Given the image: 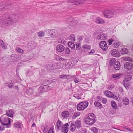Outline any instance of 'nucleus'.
I'll list each match as a JSON object with an SVG mask.
<instances>
[{"label":"nucleus","mask_w":133,"mask_h":133,"mask_svg":"<svg viewBox=\"0 0 133 133\" xmlns=\"http://www.w3.org/2000/svg\"><path fill=\"white\" fill-rule=\"evenodd\" d=\"M85 1L83 0H70L69 2L73 3L74 4L77 5L83 3Z\"/></svg>","instance_id":"11"},{"label":"nucleus","mask_w":133,"mask_h":133,"mask_svg":"<svg viewBox=\"0 0 133 133\" xmlns=\"http://www.w3.org/2000/svg\"><path fill=\"white\" fill-rule=\"evenodd\" d=\"M69 126L68 123L66 124L62 129V131L64 133H66L68 131V127H67Z\"/></svg>","instance_id":"23"},{"label":"nucleus","mask_w":133,"mask_h":133,"mask_svg":"<svg viewBox=\"0 0 133 133\" xmlns=\"http://www.w3.org/2000/svg\"><path fill=\"white\" fill-rule=\"evenodd\" d=\"M129 81H127V80H124L123 82L124 86L127 89H129V87L130 85V84L129 83Z\"/></svg>","instance_id":"22"},{"label":"nucleus","mask_w":133,"mask_h":133,"mask_svg":"<svg viewBox=\"0 0 133 133\" xmlns=\"http://www.w3.org/2000/svg\"><path fill=\"white\" fill-rule=\"evenodd\" d=\"M111 104L112 107L115 109H117V105L115 102L114 101H111Z\"/></svg>","instance_id":"34"},{"label":"nucleus","mask_w":133,"mask_h":133,"mask_svg":"<svg viewBox=\"0 0 133 133\" xmlns=\"http://www.w3.org/2000/svg\"><path fill=\"white\" fill-rule=\"evenodd\" d=\"M129 99L127 98L124 97L123 98V102L124 105H128L129 104Z\"/></svg>","instance_id":"27"},{"label":"nucleus","mask_w":133,"mask_h":133,"mask_svg":"<svg viewBox=\"0 0 133 133\" xmlns=\"http://www.w3.org/2000/svg\"><path fill=\"white\" fill-rule=\"evenodd\" d=\"M69 39L71 41H75V37L74 35H71L69 37Z\"/></svg>","instance_id":"54"},{"label":"nucleus","mask_w":133,"mask_h":133,"mask_svg":"<svg viewBox=\"0 0 133 133\" xmlns=\"http://www.w3.org/2000/svg\"><path fill=\"white\" fill-rule=\"evenodd\" d=\"M45 34V32L43 31H40L37 33V35L39 37H41Z\"/></svg>","instance_id":"42"},{"label":"nucleus","mask_w":133,"mask_h":133,"mask_svg":"<svg viewBox=\"0 0 133 133\" xmlns=\"http://www.w3.org/2000/svg\"><path fill=\"white\" fill-rule=\"evenodd\" d=\"M0 25L1 26L3 27H5L6 26L8 25L6 24V21L2 19L0 20Z\"/></svg>","instance_id":"26"},{"label":"nucleus","mask_w":133,"mask_h":133,"mask_svg":"<svg viewBox=\"0 0 133 133\" xmlns=\"http://www.w3.org/2000/svg\"><path fill=\"white\" fill-rule=\"evenodd\" d=\"M89 103L87 102H80L77 105V108L78 111L84 110L88 106Z\"/></svg>","instance_id":"5"},{"label":"nucleus","mask_w":133,"mask_h":133,"mask_svg":"<svg viewBox=\"0 0 133 133\" xmlns=\"http://www.w3.org/2000/svg\"><path fill=\"white\" fill-rule=\"evenodd\" d=\"M80 44H76V49L77 50H79L80 49Z\"/></svg>","instance_id":"61"},{"label":"nucleus","mask_w":133,"mask_h":133,"mask_svg":"<svg viewBox=\"0 0 133 133\" xmlns=\"http://www.w3.org/2000/svg\"><path fill=\"white\" fill-rule=\"evenodd\" d=\"M62 123L60 121L58 120L57 122V127L58 129H61Z\"/></svg>","instance_id":"30"},{"label":"nucleus","mask_w":133,"mask_h":133,"mask_svg":"<svg viewBox=\"0 0 133 133\" xmlns=\"http://www.w3.org/2000/svg\"><path fill=\"white\" fill-rule=\"evenodd\" d=\"M58 42L59 43H61L64 45L66 44V41L65 40L61 38H60L58 39Z\"/></svg>","instance_id":"38"},{"label":"nucleus","mask_w":133,"mask_h":133,"mask_svg":"<svg viewBox=\"0 0 133 133\" xmlns=\"http://www.w3.org/2000/svg\"><path fill=\"white\" fill-rule=\"evenodd\" d=\"M45 89L44 87L42 86L40 87L38 89V93H37L35 95V96L37 97L41 95L43 92L45 91L44 90Z\"/></svg>","instance_id":"12"},{"label":"nucleus","mask_w":133,"mask_h":133,"mask_svg":"<svg viewBox=\"0 0 133 133\" xmlns=\"http://www.w3.org/2000/svg\"><path fill=\"white\" fill-rule=\"evenodd\" d=\"M75 78V77L73 76L69 75H67V78L68 79H72L73 78Z\"/></svg>","instance_id":"49"},{"label":"nucleus","mask_w":133,"mask_h":133,"mask_svg":"<svg viewBox=\"0 0 133 133\" xmlns=\"http://www.w3.org/2000/svg\"><path fill=\"white\" fill-rule=\"evenodd\" d=\"M57 57L58 59V60L60 61H66V59L63 58L60 56H57Z\"/></svg>","instance_id":"47"},{"label":"nucleus","mask_w":133,"mask_h":133,"mask_svg":"<svg viewBox=\"0 0 133 133\" xmlns=\"http://www.w3.org/2000/svg\"><path fill=\"white\" fill-rule=\"evenodd\" d=\"M112 93L108 91L107 90L104 92V95L107 97H111Z\"/></svg>","instance_id":"31"},{"label":"nucleus","mask_w":133,"mask_h":133,"mask_svg":"<svg viewBox=\"0 0 133 133\" xmlns=\"http://www.w3.org/2000/svg\"><path fill=\"white\" fill-rule=\"evenodd\" d=\"M72 67V65L70 63H68L65 66L66 68L67 69L70 68Z\"/></svg>","instance_id":"58"},{"label":"nucleus","mask_w":133,"mask_h":133,"mask_svg":"<svg viewBox=\"0 0 133 133\" xmlns=\"http://www.w3.org/2000/svg\"><path fill=\"white\" fill-rule=\"evenodd\" d=\"M90 130L92 131H93L94 133H98V129L96 127H92L90 129Z\"/></svg>","instance_id":"44"},{"label":"nucleus","mask_w":133,"mask_h":133,"mask_svg":"<svg viewBox=\"0 0 133 133\" xmlns=\"http://www.w3.org/2000/svg\"><path fill=\"white\" fill-rule=\"evenodd\" d=\"M64 21L66 24L69 25V27L71 28H75L77 25V21L73 18H66Z\"/></svg>","instance_id":"3"},{"label":"nucleus","mask_w":133,"mask_h":133,"mask_svg":"<svg viewBox=\"0 0 133 133\" xmlns=\"http://www.w3.org/2000/svg\"><path fill=\"white\" fill-rule=\"evenodd\" d=\"M124 59L125 61H132V59L129 57H126L124 58Z\"/></svg>","instance_id":"50"},{"label":"nucleus","mask_w":133,"mask_h":133,"mask_svg":"<svg viewBox=\"0 0 133 133\" xmlns=\"http://www.w3.org/2000/svg\"><path fill=\"white\" fill-rule=\"evenodd\" d=\"M69 125H70V130L72 131H74L76 127L73 121L70 122L68 123Z\"/></svg>","instance_id":"13"},{"label":"nucleus","mask_w":133,"mask_h":133,"mask_svg":"<svg viewBox=\"0 0 133 133\" xmlns=\"http://www.w3.org/2000/svg\"><path fill=\"white\" fill-rule=\"evenodd\" d=\"M88 117L93 118V119H95V117L94 116V114L93 113L90 114Z\"/></svg>","instance_id":"53"},{"label":"nucleus","mask_w":133,"mask_h":133,"mask_svg":"<svg viewBox=\"0 0 133 133\" xmlns=\"http://www.w3.org/2000/svg\"><path fill=\"white\" fill-rule=\"evenodd\" d=\"M120 75L119 74H115L112 75V76L114 78H117L118 79L119 78V76Z\"/></svg>","instance_id":"45"},{"label":"nucleus","mask_w":133,"mask_h":133,"mask_svg":"<svg viewBox=\"0 0 133 133\" xmlns=\"http://www.w3.org/2000/svg\"><path fill=\"white\" fill-rule=\"evenodd\" d=\"M49 66L52 69L55 70L61 69L62 67V64L61 63H55L52 64H50Z\"/></svg>","instance_id":"6"},{"label":"nucleus","mask_w":133,"mask_h":133,"mask_svg":"<svg viewBox=\"0 0 133 133\" xmlns=\"http://www.w3.org/2000/svg\"><path fill=\"white\" fill-rule=\"evenodd\" d=\"M110 98H112L113 99L117 101H119L120 100V98L118 96H116L113 93Z\"/></svg>","instance_id":"39"},{"label":"nucleus","mask_w":133,"mask_h":133,"mask_svg":"<svg viewBox=\"0 0 133 133\" xmlns=\"http://www.w3.org/2000/svg\"><path fill=\"white\" fill-rule=\"evenodd\" d=\"M95 22L98 24H103L104 23L105 21L102 18L98 17L96 18Z\"/></svg>","instance_id":"18"},{"label":"nucleus","mask_w":133,"mask_h":133,"mask_svg":"<svg viewBox=\"0 0 133 133\" xmlns=\"http://www.w3.org/2000/svg\"><path fill=\"white\" fill-rule=\"evenodd\" d=\"M25 92L28 95L30 96L33 94L34 90L32 89L28 88L26 90Z\"/></svg>","instance_id":"17"},{"label":"nucleus","mask_w":133,"mask_h":133,"mask_svg":"<svg viewBox=\"0 0 133 133\" xmlns=\"http://www.w3.org/2000/svg\"><path fill=\"white\" fill-rule=\"evenodd\" d=\"M111 53L112 56L115 57H118L120 56V54L119 52L115 49L112 50Z\"/></svg>","instance_id":"9"},{"label":"nucleus","mask_w":133,"mask_h":133,"mask_svg":"<svg viewBox=\"0 0 133 133\" xmlns=\"http://www.w3.org/2000/svg\"><path fill=\"white\" fill-rule=\"evenodd\" d=\"M57 36V31L55 30H53L50 36L52 37H54Z\"/></svg>","instance_id":"37"},{"label":"nucleus","mask_w":133,"mask_h":133,"mask_svg":"<svg viewBox=\"0 0 133 133\" xmlns=\"http://www.w3.org/2000/svg\"><path fill=\"white\" fill-rule=\"evenodd\" d=\"M21 124L22 122L20 121H18L14 123L15 127L18 128H19L21 127Z\"/></svg>","instance_id":"25"},{"label":"nucleus","mask_w":133,"mask_h":133,"mask_svg":"<svg viewBox=\"0 0 133 133\" xmlns=\"http://www.w3.org/2000/svg\"><path fill=\"white\" fill-rule=\"evenodd\" d=\"M17 51L18 53L21 54H23L24 52V51L23 50L19 48L17 49Z\"/></svg>","instance_id":"51"},{"label":"nucleus","mask_w":133,"mask_h":133,"mask_svg":"<svg viewBox=\"0 0 133 133\" xmlns=\"http://www.w3.org/2000/svg\"><path fill=\"white\" fill-rule=\"evenodd\" d=\"M73 96L78 99L83 98L84 97V95L82 93H81L80 94L76 93Z\"/></svg>","instance_id":"16"},{"label":"nucleus","mask_w":133,"mask_h":133,"mask_svg":"<svg viewBox=\"0 0 133 133\" xmlns=\"http://www.w3.org/2000/svg\"><path fill=\"white\" fill-rule=\"evenodd\" d=\"M56 49L58 51L62 52L64 51V47L61 44H58L56 46Z\"/></svg>","instance_id":"15"},{"label":"nucleus","mask_w":133,"mask_h":133,"mask_svg":"<svg viewBox=\"0 0 133 133\" xmlns=\"http://www.w3.org/2000/svg\"><path fill=\"white\" fill-rule=\"evenodd\" d=\"M16 16L14 14H5L2 16V19L6 21V24L8 25H12L15 23L14 20Z\"/></svg>","instance_id":"1"},{"label":"nucleus","mask_w":133,"mask_h":133,"mask_svg":"<svg viewBox=\"0 0 133 133\" xmlns=\"http://www.w3.org/2000/svg\"><path fill=\"white\" fill-rule=\"evenodd\" d=\"M119 91L121 92L122 93L124 92V91L122 87H120L119 88Z\"/></svg>","instance_id":"62"},{"label":"nucleus","mask_w":133,"mask_h":133,"mask_svg":"<svg viewBox=\"0 0 133 133\" xmlns=\"http://www.w3.org/2000/svg\"><path fill=\"white\" fill-rule=\"evenodd\" d=\"M132 76L131 75H127L125 77V80H127V81H129L132 78Z\"/></svg>","instance_id":"46"},{"label":"nucleus","mask_w":133,"mask_h":133,"mask_svg":"<svg viewBox=\"0 0 133 133\" xmlns=\"http://www.w3.org/2000/svg\"><path fill=\"white\" fill-rule=\"evenodd\" d=\"M1 7H0L1 9L4 8H10L11 6V4H5L4 3L2 4H0Z\"/></svg>","instance_id":"20"},{"label":"nucleus","mask_w":133,"mask_h":133,"mask_svg":"<svg viewBox=\"0 0 133 133\" xmlns=\"http://www.w3.org/2000/svg\"><path fill=\"white\" fill-rule=\"evenodd\" d=\"M124 66L126 69L129 70L133 68V65L131 63L126 62L124 64Z\"/></svg>","instance_id":"10"},{"label":"nucleus","mask_w":133,"mask_h":133,"mask_svg":"<svg viewBox=\"0 0 133 133\" xmlns=\"http://www.w3.org/2000/svg\"><path fill=\"white\" fill-rule=\"evenodd\" d=\"M116 59L115 58H112L110 61V64L112 66L114 65L115 64L116 62Z\"/></svg>","instance_id":"33"},{"label":"nucleus","mask_w":133,"mask_h":133,"mask_svg":"<svg viewBox=\"0 0 133 133\" xmlns=\"http://www.w3.org/2000/svg\"><path fill=\"white\" fill-rule=\"evenodd\" d=\"M82 48L87 50H90L91 49V46L90 45L85 44L82 46Z\"/></svg>","instance_id":"35"},{"label":"nucleus","mask_w":133,"mask_h":133,"mask_svg":"<svg viewBox=\"0 0 133 133\" xmlns=\"http://www.w3.org/2000/svg\"><path fill=\"white\" fill-rule=\"evenodd\" d=\"M102 102L103 103L105 104L107 103V99L105 98H103L102 99Z\"/></svg>","instance_id":"60"},{"label":"nucleus","mask_w":133,"mask_h":133,"mask_svg":"<svg viewBox=\"0 0 133 133\" xmlns=\"http://www.w3.org/2000/svg\"><path fill=\"white\" fill-rule=\"evenodd\" d=\"M120 64L119 62L117 61L114 66V67L116 70H118L120 68Z\"/></svg>","instance_id":"24"},{"label":"nucleus","mask_w":133,"mask_h":133,"mask_svg":"<svg viewBox=\"0 0 133 133\" xmlns=\"http://www.w3.org/2000/svg\"><path fill=\"white\" fill-rule=\"evenodd\" d=\"M46 31L48 33V34H47L48 36H50L51 34H52V32L53 30H51L49 29H48L46 30Z\"/></svg>","instance_id":"48"},{"label":"nucleus","mask_w":133,"mask_h":133,"mask_svg":"<svg viewBox=\"0 0 133 133\" xmlns=\"http://www.w3.org/2000/svg\"><path fill=\"white\" fill-rule=\"evenodd\" d=\"M121 45V43L119 42H116L113 44V47L115 48H118Z\"/></svg>","instance_id":"32"},{"label":"nucleus","mask_w":133,"mask_h":133,"mask_svg":"<svg viewBox=\"0 0 133 133\" xmlns=\"http://www.w3.org/2000/svg\"><path fill=\"white\" fill-rule=\"evenodd\" d=\"M10 60V61L11 62H14L15 60V57L14 54H12L8 56V57Z\"/></svg>","instance_id":"28"},{"label":"nucleus","mask_w":133,"mask_h":133,"mask_svg":"<svg viewBox=\"0 0 133 133\" xmlns=\"http://www.w3.org/2000/svg\"><path fill=\"white\" fill-rule=\"evenodd\" d=\"M91 38H86L85 39V42L87 43H89L91 41Z\"/></svg>","instance_id":"56"},{"label":"nucleus","mask_w":133,"mask_h":133,"mask_svg":"<svg viewBox=\"0 0 133 133\" xmlns=\"http://www.w3.org/2000/svg\"><path fill=\"white\" fill-rule=\"evenodd\" d=\"M48 133H54L53 130V128H50Z\"/></svg>","instance_id":"63"},{"label":"nucleus","mask_w":133,"mask_h":133,"mask_svg":"<svg viewBox=\"0 0 133 133\" xmlns=\"http://www.w3.org/2000/svg\"><path fill=\"white\" fill-rule=\"evenodd\" d=\"M97 38L99 40H105L107 38L106 35L104 34H100L97 36Z\"/></svg>","instance_id":"21"},{"label":"nucleus","mask_w":133,"mask_h":133,"mask_svg":"<svg viewBox=\"0 0 133 133\" xmlns=\"http://www.w3.org/2000/svg\"><path fill=\"white\" fill-rule=\"evenodd\" d=\"M114 41V40L112 38L109 39L108 41L109 45H111L112 44V42Z\"/></svg>","instance_id":"59"},{"label":"nucleus","mask_w":133,"mask_h":133,"mask_svg":"<svg viewBox=\"0 0 133 133\" xmlns=\"http://www.w3.org/2000/svg\"><path fill=\"white\" fill-rule=\"evenodd\" d=\"M14 112L12 110L10 109L7 110L6 112V115L8 117L12 118Z\"/></svg>","instance_id":"19"},{"label":"nucleus","mask_w":133,"mask_h":133,"mask_svg":"<svg viewBox=\"0 0 133 133\" xmlns=\"http://www.w3.org/2000/svg\"><path fill=\"white\" fill-rule=\"evenodd\" d=\"M100 48L103 50L106 51L108 49L106 42L105 41H102L99 43Z\"/></svg>","instance_id":"7"},{"label":"nucleus","mask_w":133,"mask_h":133,"mask_svg":"<svg viewBox=\"0 0 133 133\" xmlns=\"http://www.w3.org/2000/svg\"><path fill=\"white\" fill-rule=\"evenodd\" d=\"M80 115V113L79 112H77L75 113L73 116L74 118H75L77 117L78 116H79Z\"/></svg>","instance_id":"52"},{"label":"nucleus","mask_w":133,"mask_h":133,"mask_svg":"<svg viewBox=\"0 0 133 133\" xmlns=\"http://www.w3.org/2000/svg\"><path fill=\"white\" fill-rule=\"evenodd\" d=\"M70 53V49L68 48H65V53L66 54H69Z\"/></svg>","instance_id":"55"},{"label":"nucleus","mask_w":133,"mask_h":133,"mask_svg":"<svg viewBox=\"0 0 133 133\" xmlns=\"http://www.w3.org/2000/svg\"><path fill=\"white\" fill-rule=\"evenodd\" d=\"M68 46L71 49L75 48V44L71 42H68Z\"/></svg>","instance_id":"43"},{"label":"nucleus","mask_w":133,"mask_h":133,"mask_svg":"<svg viewBox=\"0 0 133 133\" xmlns=\"http://www.w3.org/2000/svg\"><path fill=\"white\" fill-rule=\"evenodd\" d=\"M76 127L77 128H80L81 126V123L80 121L79 120H77L75 122Z\"/></svg>","instance_id":"36"},{"label":"nucleus","mask_w":133,"mask_h":133,"mask_svg":"<svg viewBox=\"0 0 133 133\" xmlns=\"http://www.w3.org/2000/svg\"><path fill=\"white\" fill-rule=\"evenodd\" d=\"M94 104L96 107H98L100 108H101L102 106V105L98 102H95Z\"/></svg>","instance_id":"41"},{"label":"nucleus","mask_w":133,"mask_h":133,"mask_svg":"<svg viewBox=\"0 0 133 133\" xmlns=\"http://www.w3.org/2000/svg\"><path fill=\"white\" fill-rule=\"evenodd\" d=\"M0 45L2 48L4 50L7 49L8 44L5 43L3 40L0 39Z\"/></svg>","instance_id":"14"},{"label":"nucleus","mask_w":133,"mask_h":133,"mask_svg":"<svg viewBox=\"0 0 133 133\" xmlns=\"http://www.w3.org/2000/svg\"><path fill=\"white\" fill-rule=\"evenodd\" d=\"M69 113L68 111H64L62 113V116L63 117L67 118L69 117Z\"/></svg>","instance_id":"29"},{"label":"nucleus","mask_w":133,"mask_h":133,"mask_svg":"<svg viewBox=\"0 0 133 133\" xmlns=\"http://www.w3.org/2000/svg\"><path fill=\"white\" fill-rule=\"evenodd\" d=\"M115 12V10L113 9L106 10L103 11V14L105 17L111 18L114 17Z\"/></svg>","instance_id":"4"},{"label":"nucleus","mask_w":133,"mask_h":133,"mask_svg":"<svg viewBox=\"0 0 133 133\" xmlns=\"http://www.w3.org/2000/svg\"><path fill=\"white\" fill-rule=\"evenodd\" d=\"M59 77L60 78H62L63 79L67 78V75H60L59 76Z\"/></svg>","instance_id":"57"},{"label":"nucleus","mask_w":133,"mask_h":133,"mask_svg":"<svg viewBox=\"0 0 133 133\" xmlns=\"http://www.w3.org/2000/svg\"><path fill=\"white\" fill-rule=\"evenodd\" d=\"M73 80L74 81V82L76 83H78L79 82V81L78 79H76V77H75V78H73Z\"/></svg>","instance_id":"64"},{"label":"nucleus","mask_w":133,"mask_h":133,"mask_svg":"<svg viewBox=\"0 0 133 133\" xmlns=\"http://www.w3.org/2000/svg\"><path fill=\"white\" fill-rule=\"evenodd\" d=\"M95 122V119H93V118H91L88 117L86 118L85 120V123L88 124H92L94 123Z\"/></svg>","instance_id":"8"},{"label":"nucleus","mask_w":133,"mask_h":133,"mask_svg":"<svg viewBox=\"0 0 133 133\" xmlns=\"http://www.w3.org/2000/svg\"><path fill=\"white\" fill-rule=\"evenodd\" d=\"M11 119L8 117H4V116H2L0 118L1 124L6 128H9L10 127V120Z\"/></svg>","instance_id":"2"},{"label":"nucleus","mask_w":133,"mask_h":133,"mask_svg":"<svg viewBox=\"0 0 133 133\" xmlns=\"http://www.w3.org/2000/svg\"><path fill=\"white\" fill-rule=\"evenodd\" d=\"M121 52L122 54H125L127 53L128 50L126 48H123L122 49Z\"/></svg>","instance_id":"40"}]
</instances>
